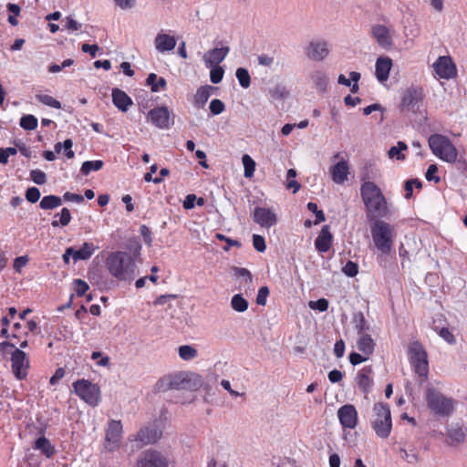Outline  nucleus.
<instances>
[{"mask_svg": "<svg viewBox=\"0 0 467 467\" xmlns=\"http://www.w3.org/2000/svg\"><path fill=\"white\" fill-rule=\"evenodd\" d=\"M357 347L363 355L369 357L374 351L375 343L369 335L363 334L357 341Z\"/></svg>", "mask_w": 467, "mask_h": 467, "instance_id": "30", "label": "nucleus"}, {"mask_svg": "<svg viewBox=\"0 0 467 467\" xmlns=\"http://www.w3.org/2000/svg\"><path fill=\"white\" fill-rule=\"evenodd\" d=\"M40 195V191L36 187H30L26 192V199L31 203L36 202Z\"/></svg>", "mask_w": 467, "mask_h": 467, "instance_id": "53", "label": "nucleus"}, {"mask_svg": "<svg viewBox=\"0 0 467 467\" xmlns=\"http://www.w3.org/2000/svg\"><path fill=\"white\" fill-rule=\"evenodd\" d=\"M370 233L375 247L384 254H389L397 236L395 226L386 221L375 219L371 221Z\"/></svg>", "mask_w": 467, "mask_h": 467, "instance_id": "3", "label": "nucleus"}, {"mask_svg": "<svg viewBox=\"0 0 467 467\" xmlns=\"http://www.w3.org/2000/svg\"><path fill=\"white\" fill-rule=\"evenodd\" d=\"M162 435L161 431L157 427H145L139 431L136 435V441L140 443V446L155 443L161 439Z\"/></svg>", "mask_w": 467, "mask_h": 467, "instance_id": "21", "label": "nucleus"}, {"mask_svg": "<svg viewBox=\"0 0 467 467\" xmlns=\"http://www.w3.org/2000/svg\"><path fill=\"white\" fill-rule=\"evenodd\" d=\"M296 171L295 169H289L286 172V189L292 190L293 193L297 192L301 185L300 183L296 181Z\"/></svg>", "mask_w": 467, "mask_h": 467, "instance_id": "38", "label": "nucleus"}, {"mask_svg": "<svg viewBox=\"0 0 467 467\" xmlns=\"http://www.w3.org/2000/svg\"><path fill=\"white\" fill-rule=\"evenodd\" d=\"M230 48L228 47H215L205 52L202 56V59L206 67H212L213 66H219V64L224 60L228 55Z\"/></svg>", "mask_w": 467, "mask_h": 467, "instance_id": "20", "label": "nucleus"}, {"mask_svg": "<svg viewBox=\"0 0 467 467\" xmlns=\"http://www.w3.org/2000/svg\"><path fill=\"white\" fill-rule=\"evenodd\" d=\"M330 51L329 43L322 38L312 39L304 48L306 57L309 60L316 62L325 60L330 55Z\"/></svg>", "mask_w": 467, "mask_h": 467, "instance_id": "9", "label": "nucleus"}, {"mask_svg": "<svg viewBox=\"0 0 467 467\" xmlns=\"http://www.w3.org/2000/svg\"><path fill=\"white\" fill-rule=\"evenodd\" d=\"M224 104L218 99H214L210 103V110L213 115H219L224 111Z\"/></svg>", "mask_w": 467, "mask_h": 467, "instance_id": "55", "label": "nucleus"}, {"mask_svg": "<svg viewBox=\"0 0 467 467\" xmlns=\"http://www.w3.org/2000/svg\"><path fill=\"white\" fill-rule=\"evenodd\" d=\"M91 358L97 360V365L100 367L109 366V358L108 356H102L101 352L95 351L91 354Z\"/></svg>", "mask_w": 467, "mask_h": 467, "instance_id": "54", "label": "nucleus"}, {"mask_svg": "<svg viewBox=\"0 0 467 467\" xmlns=\"http://www.w3.org/2000/svg\"><path fill=\"white\" fill-rule=\"evenodd\" d=\"M113 104L121 111L125 112L132 105V99L122 90L114 88L112 90Z\"/></svg>", "mask_w": 467, "mask_h": 467, "instance_id": "25", "label": "nucleus"}, {"mask_svg": "<svg viewBox=\"0 0 467 467\" xmlns=\"http://www.w3.org/2000/svg\"><path fill=\"white\" fill-rule=\"evenodd\" d=\"M203 386V379L199 374L185 373L183 390L196 391Z\"/></svg>", "mask_w": 467, "mask_h": 467, "instance_id": "28", "label": "nucleus"}, {"mask_svg": "<svg viewBox=\"0 0 467 467\" xmlns=\"http://www.w3.org/2000/svg\"><path fill=\"white\" fill-rule=\"evenodd\" d=\"M254 221L261 227L270 228L277 223L276 213L269 208L256 207L253 213Z\"/></svg>", "mask_w": 467, "mask_h": 467, "instance_id": "14", "label": "nucleus"}, {"mask_svg": "<svg viewBox=\"0 0 467 467\" xmlns=\"http://www.w3.org/2000/svg\"><path fill=\"white\" fill-rule=\"evenodd\" d=\"M223 69L220 66H213L211 67L210 79L213 84H218L222 81L223 77Z\"/></svg>", "mask_w": 467, "mask_h": 467, "instance_id": "48", "label": "nucleus"}, {"mask_svg": "<svg viewBox=\"0 0 467 467\" xmlns=\"http://www.w3.org/2000/svg\"><path fill=\"white\" fill-rule=\"evenodd\" d=\"M103 167L102 161H87L82 163L81 172L85 175L92 171H99Z\"/></svg>", "mask_w": 467, "mask_h": 467, "instance_id": "44", "label": "nucleus"}, {"mask_svg": "<svg viewBox=\"0 0 467 467\" xmlns=\"http://www.w3.org/2000/svg\"><path fill=\"white\" fill-rule=\"evenodd\" d=\"M392 67V61L389 57H379L376 62V78L379 82H384L389 78Z\"/></svg>", "mask_w": 467, "mask_h": 467, "instance_id": "24", "label": "nucleus"}, {"mask_svg": "<svg viewBox=\"0 0 467 467\" xmlns=\"http://www.w3.org/2000/svg\"><path fill=\"white\" fill-rule=\"evenodd\" d=\"M332 181L337 184H343L348 180L350 173L349 163L346 160H341L329 168Z\"/></svg>", "mask_w": 467, "mask_h": 467, "instance_id": "19", "label": "nucleus"}, {"mask_svg": "<svg viewBox=\"0 0 467 467\" xmlns=\"http://www.w3.org/2000/svg\"><path fill=\"white\" fill-rule=\"evenodd\" d=\"M242 162L244 169V177L252 178L255 171V161L248 154H244L242 157Z\"/></svg>", "mask_w": 467, "mask_h": 467, "instance_id": "40", "label": "nucleus"}, {"mask_svg": "<svg viewBox=\"0 0 467 467\" xmlns=\"http://www.w3.org/2000/svg\"><path fill=\"white\" fill-rule=\"evenodd\" d=\"M176 44L175 36L166 34L163 31L159 32L154 38V47L160 53L172 51Z\"/></svg>", "mask_w": 467, "mask_h": 467, "instance_id": "22", "label": "nucleus"}, {"mask_svg": "<svg viewBox=\"0 0 467 467\" xmlns=\"http://www.w3.org/2000/svg\"><path fill=\"white\" fill-rule=\"evenodd\" d=\"M371 34L381 47L389 48L392 47L393 30L389 27L383 25H376L371 28Z\"/></svg>", "mask_w": 467, "mask_h": 467, "instance_id": "18", "label": "nucleus"}, {"mask_svg": "<svg viewBox=\"0 0 467 467\" xmlns=\"http://www.w3.org/2000/svg\"><path fill=\"white\" fill-rule=\"evenodd\" d=\"M122 437V424L120 420H111L106 429L105 448L108 451H115L119 448Z\"/></svg>", "mask_w": 467, "mask_h": 467, "instance_id": "12", "label": "nucleus"}, {"mask_svg": "<svg viewBox=\"0 0 467 467\" xmlns=\"http://www.w3.org/2000/svg\"><path fill=\"white\" fill-rule=\"evenodd\" d=\"M337 417L343 428L354 429L358 424V411L353 405L347 404L337 410Z\"/></svg>", "mask_w": 467, "mask_h": 467, "instance_id": "15", "label": "nucleus"}, {"mask_svg": "<svg viewBox=\"0 0 467 467\" xmlns=\"http://www.w3.org/2000/svg\"><path fill=\"white\" fill-rule=\"evenodd\" d=\"M253 244L256 251L263 253L266 249L265 238L258 234L253 235Z\"/></svg>", "mask_w": 467, "mask_h": 467, "instance_id": "56", "label": "nucleus"}, {"mask_svg": "<svg viewBox=\"0 0 467 467\" xmlns=\"http://www.w3.org/2000/svg\"><path fill=\"white\" fill-rule=\"evenodd\" d=\"M333 236L328 225H324L315 240V247L319 253L327 252L332 245Z\"/></svg>", "mask_w": 467, "mask_h": 467, "instance_id": "23", "label": "nucleus"}, {"mask_svg": "<svg viewBox=\"0 0 467 467\" xmlns=\"http://www.w3.org/2000/svg\"><path fill=\"white\" fill-rule=\"evenodd\" d=\"M36 99H38V101H40L41 103H43L47 106H49V107H52L55 109H61V103L58 100H57L55 98H53L49 95L39 94V95H36Z\"/></svg>", "mask_w": 467, "mask_h": 467, "instance_id": "47", "label": "nucleus"}, {"mask_svg": "<svg viewBox=\"0 0 467 467\" xmlns=\"http://www.w3.org/2000/svg\"><path fill=\"white\" fill-rule=\"evenodd\" d=\"M426 401L428 408L435 415L448 417L453 412V400L431 387H428L426 389Z\"/></svg>", "mask_w": 467, "mask_h": 467, "instance_id": "4", "label": "nucleus"}, {"mask_svg": "<svg viewBox=\"0 0 467 467\" xmlns=\"http://www.w3.org/2000/svg\"><path fill=\"white\" fill-rule=\"evenodd\" d=\"M20 126L26 130H33L37 127V119L33 115H25L20 119Z\"/></svg>", "mask_w": 467, "mask_h": 467, "instance_id": "46", "label": "nucleus"}, {"mask_svg": "<svg viewBox=\"0 0 467 467\" xmlns=\"http://www.w3.org/2000/svg\"><path fill=\"white\" fill-rule=\"evenodd\" d=\"M16 149L13 147L0 149V163L6 164L8 162L9 156L16 155Z\"/></svg>", "mask_w": 467, "mask_h": 467, "instance_id": "52", "label": "nucleus"}, {"mask_svg": "<svg viewBox=\"0 0 467 467\" xmlns=\"http://www.w3.org/2000/svg\"><path fill=\"white\" fill-rule=\"evenodd\" d=\"M433 69L440 78H451L456 74L455 66L449 57H440L433 64Z\"/></svg>", "mask_w": 467, "mask_h": 467, "instance_id": "17", "label": "nucleus"}, {"mask_svg": "<svg viewBox=\"0 0 467 467\" xmlns=\"http://www.w3.org/2000/svg\"><path fill=\"white\" fill-rule=\"evenodd\" d=\"M429 146L432 153L441 160L449 163H454L457 161L458 151L447 137L433 134L429 138Z\"/></svg>", "mask_w": 467, "mask_h": 467, "instance_id": "5", "label": "nucleus"}, {"mask_svg": "<svg viewBox=\"0 0 467 467\" xmlns=\"http://www.w3.org/2000/svg\"><path fill=\"white\" fill-rule=\"evenodd\" d=\"M307 209L316 215L315 224H318L326 220L325 214L321 210L317 209V205L314 202L307 203Z\"/></svg>", "mask_w": 467, "mask_h": 467, "instance_id": "49", "label": "nucleus"}, {"mask_svg": "<svg viewBox=\"0 0 467 467\" xmlns=\"http://www.w3.org/2000/svg\"><path fill=\"white\" fill-rule=\"evenodd\" d=\"M33 448L40 451L47 458H51L56 452V450L50 443L49 440L44 436L36 440Z\"/></svg>", "mask_w": 467, "mask_h": 467, "instance_id": "29", "label": "nucleus"}, {"mask_svg": "<svg viewBox=\"0 0 467 467\" xmlns=\"http://www.w3.org/2000/svg\"><path fill=\"white\" fill-rule=\"evenodd\" d=\"M355 329L360 335H363L365 331L369 330V325L368 324L365 317L362 313H358L354 317Z\"/></svg>", "mask_w": 467, "mask_h": 467, "instance_id": "42", "label": "nucleus"}, {"mask_svg": "<svg viewBox=\"0 0 467 467\" xmlns=\"http://www.w3.org/2000/svg\"><path fill=\"white\" fill-rule=\"evenodd\" d=\"M109 274L119 281H131L135 276L136 264L125 252H112L106 260Z\"/></svg>", "mask_w": 467, "mask_h": 467, "instance_id": "2", "label": "nucleus"}, {"mask_svg": "<svg viewBox=\"0 0 467 467\" xmlns=\"http://www.w3.org/2000/svg\"><path fill=\"white\" fill-rule=\"evenodd\" d=\"M360 194L367 211V216L371 221L391 214V205L388 202L381 190L374 182H364L360 188Z\"/></svg>", "mask_w": 467, "mask_h": 467, "instance_id": "1", "label": "nucleus"}, {"mask_svg": "<svg viewBox=\"0 0 467 467\" xmlns=\"http://www.w3.org/2000/svg\"><path fill=\"white\" fill-rule=\"evenodd\" d=\"M234 272L236 276L243 277L245 283L252 282V275L246 268L235 267Z\"/></svg>", "mask_w": 467, "mask_h": 467, "instance_id": "63", "label": "nucleus"}, {"mask_svg": "<svg viewBox=\"0 0 467 467\" xmlns=\"http://www.w3.org/2000/svg\"><path fill=\"white\" fill-rule=\"evenodd\" d=\"M211 86L200 87L193 97V104L196 108H202L205 105L211 96Z\"/></svg>", "mask_w": 467, "mask_h": 467, "instance_id": "32", "label": "nucleus"}, {"mask_svg": "<svg viewBox=\"0 0 467 467\" xmlns=\"http://www.w3.org/2000/svg\"><path fill=\"white\" fill-rule=\"evenodd\" d=\"M288 92L286 91L285 87L276 86L274 88L270 89V95L273 99H282L287 96Z\"/></svg>", "mask_w": 467, "mask_h": 467, "instance_id": "57", "label": "nucleus"}, {"mask_svg": "<svg viewBox=\"0 0 467 467\" xmlns=\"http://www.w3.org/2000/svg\"><path fill=\"white\" fill-rule=\"evenodd\" d=\"M420 99V90L415 88L408 89L401 100L402 107L407 109H413Z\"/></svg>", "mask_w": 467, "mask_h": 467, "instance_id": "27", "label": "nucleus"}, {"mask_svg": "<svg viewBox=\"0 0 467 467\" xmlns=\"http://www.w3.org/2000/svg\"><path fill=\"white\" fill-rule=\"evenodd\" d=\"M343 273L348 275V276H350V277H353L355 275H357L358 274V265L355 264L354 262H351V261H348L345 266L343 267Z\"/></svg>", "mask_w": 467, "mask_h": 467, "instance_id": "61", "label": "nucleus"}, {"mask_svg": "<svg viewBox=\"0 0 467 467\" xmlns=\"http://www.w3.org/2000/svg\"><path fill=\"white\" fill-rule=\"evenodd\" d=\"M231 306L234 311L242 313L248 309L249 304L242 295L236 294L231 299Z\"/></svg>", "mask_w": 467, "mask_h": 467, "instance_id": "36", "label": "nucleus"}, {"mask_svg": "<svg viewBox=\"0 0 467 467\" xmlns=\"http://www.w3.org/2000/svg\"><path fill=\"white\" fill-rule=\"evenodd\" d=\"M408 355L415 372L420 377L427 378L429 362L427 352L423 346L418 341L411 342L408 348Z\"/></svg>", "mask_w": 467, "mask_h": 467, "instance_id": "8", "label": "nucleus"}, {"mask_svg": "<svg viewBox=\"0 0 467 467\" xmlns=\"http://www.w3.org/2000/svg\"><path fill=\"white\" fill-rule=\"evenodd\" d=\"M116 6L121 10H130L137 5V0H114Z\"/></svg>", "mask_w": 467, "mask_h": 467, "instance_id": "59", "label": "nucleus"}, {"mask_svg": "<svg viewBox=\"0 0 467 467\" xmlns=\"http://www.w3.org/2000/svg\"><path fill=\"white\" fill-rule=\"evenodd\" d=\"M185 373H177L165 376L157 383L160 391H167L171 389L181 390L184 388Z\"/></svg>", "mask_w": 467, "mask_h": 467, "instance_id": "16", "label": "nucleus"}, {"mask_svg": "<svg viewBox=\"0 0 467 467\" xmlns=\"http://www.w3.org/2000/svg\"><path fill=\"white\" fill-rule=\"evenodd\" d=\"M30 177L35 183L39 184V185H42V184L46 183V182H47L46 173L40 170L31 171Z\"/></svg>", "mask_w": 467, "mask_h": 467, "instance_id": "51", "label": "nucleus"}, {"mask_svg": "<svg viewBox=\"0 0 467 467\" xmlns=\"http://www.w3.org/2000/svg\"><path fill=\"white\" fill-rule=\"evenodd\" d=\"M269 295V288L267 286H262L256 296V304L259 306H265L266 298Z\"/></svg>", "mask_w": 467, "mask_h": 467, "instance_id": "58", "label": "nucleus"}, {"mask_svg": "<svg viewBox=\"0 0 467 467\" xmlns=\"http://www.w3.org/2000/svg\"><path fill=\"white\" fill-rule=\"evenodd\" d=\"M99 247L95 246L92 243L85 242L81 248L78 250H75L74 253V260L79 261V260H88L92 256L94 252L98 250Z\"/></svg>", "mask_w": 467, "mask_h": 467, "instance_id": "31", "label": "nucleus"}, {"mask_svg": "<svg viewBox=\"0 0 467 467\" xmlns=\"http://www.w3.org/2000/svg\"><path fill=\"white\" fill-rule=\"evenodd\" d=\"M235 76L242 88H247L251 84V78L247 69L239 67L236 70Z\"/></svg>", "mask_w": 467, "mask_h": 467, "instance_id": "45", "label": "nucleus"}, {"mask_svg": "<svg viewBox=\"0 0 467 467\" xmlns=\"http://www.w3.org/2000/svg\"><path fill=\"white\" fill-rule=\"evenodd\" d=\"M74 392L87 404L98 406L100 401V389L99 385L88 379H78L72 384Z\"/></svg>", "mask_w": 467, "mask_h": 467, "instance_id": "7", "label": "nucleus"}, {"mask_svg": "<svg viewBox=\"0 0 467 467\" xmlns=\"http://www.w3.org/2000/svg\"><path fill=\"white\" fill-rule=\"evenodd\" d=\"M65 27L70 31L78 30L81 25L71 16H67L65 19Z\"/></svg>", "mask_w": 467, "mask_h": 467, "instance_id": "64", "label": "nucleus"}, {"mask_svg": "<svg viewBox=\"0 0 467 467\" xmlns=\"http://www.w3.org/2000/svg\"><path fill=\"white\" fill-rule=\"evenodd\" d=\"M179 357L185 361L194 359L198 356L197 349L190 345H183L178 348Z\"/></svg>", "mask_w": 467, "mask_h": 467, "instance_id": "35", "label": "nucleus"}, {"mask_svg": "<svg viewBox=\"0 0 467 467\" xmlns=\"http://www.w3.org/2000/svg\"><path fill=\"white\" fill-rule=\"evenodd\" d=\"M373 413L371 421L373 430L379 438H388L392 429L389 408L382 403H377L374 405Z\"/></svg>", "mask_w": 467, "mask_h": 467, "instance_id": "6", "label": "nucleus"}, {"mask_svg": "<svg viewBox=\"0 0 467 467\" xmlns=\"http://www.w3.org/2000/svg\"><path fill=\"white\" fill-rule=\"evenodd\" d=\"M308 306L311 309H317L320 312H324L328 308V301L325 298H320L317 301H309Z\"/></svg>", "mask_w": 467, "mask_h": 467, "instance_id": "50", "label": "nucleus"}, {"mask_svg": "<svg viewBox=\"0 0 467 467\" xmlns=\"http://www.w3.org/2000/svg\"><path fill=\"white\" fill-rule=\"evenodd\" d=\"M309 78L318 91L324 92L329 83L327 74L322 69H316L309 75Z\"/></svg>", "mask_w": 467, "mask_h": 467, "instance_id": "26", "label": "nucleus"}, {"mask_svg": "<svg viewBox=\"0 0 467 467\" xmlns=\"http://www.w3.org/2000/svg\"><path fill=\"white\" fill-rule=\"evenodd\" d=\"M150 123L161 130H168L174 123V114L166 106H160L150 109L147 114Z\"/></svg>", "mask_w": 467, "mask_h": 467, "instance_id": "10", "label": "nucleus"}, {"mask_svg": "<svg viewBox=\"0 0 467 467\" xmlns=\"http://www.w3.org/2000/svg\"><path fill=\"white\" fill-rule=\"evenodd\" d=\"M438 168L435 164L429 166L425 177L428 181H434L435 182H440V177L437 176Z\"/></svg>", "mask_w": 467, "mask_h": 467, "instance_id": "62", "label": "nucleus"}, {"mask_svg": "<svg viewBox=\"0 0 467 467\" xmlns=\"http://www.w3.org/2000/svg\"><path fill=\"white\" fill-rule=\"evenodd\" d=\"M54 217H59V220H53L51 223L53 227H57L59 225L67 226L71 221V213L67 208H63L61 212L59 213L55 214Z\"/></svg>", "mask_w": 467, "mask_h": 467, "instance_id": "37", "label": "nucleus"}, {"mask_svg": "<svg viewBox=\"0 0 467 467\" xmlns=\"http://www.w3.org/2000/svg\"><path fill=\"white\" fill-rule=\"evenodd\" d=\"M137 467H169V461L161 451L147 450L140 455Z\"/></svg>", "mask_w": 467, "mask_h": 467, "instance_id": "11", "label": "nucleus"}, {"mask_svg": "<svg viewBox=\"0 0 467 467\" xmlns=\"http://www.w3.org/2000/svg\"><path fill=\"white\" fill-rule=\"evenodd\" d=\"M6 8L8 10V12L11 14L7 18L9 24L14 26H17L18 20L16 19V16H18L20 15V12H21L20 6L16 4L9 3L6 5Z\"/></svg>", "mask_w": 467, "mask_h": 467, "instance_id": "43", "label": "nucleus"}, {"mask_svg": "<svg viewBox=\"0 0 467 467\" xmlns=\"http://www.w3.org/2000/svg\"><path fill=\"white\" fill-rule=\"evenodd\" d=\"M62 204L60 197L56 195H47L42 198L39 206L44 210H50L59 207Z\"/></svg>", "mask_w": 467, "mask_h": 467, "instance_id": "34", "label": "nucleus"}, {"mask_svg": "<svg viewBox=\"0 0 467 467\" xmlns=\"http://www.w3.org/2000/svg\"><path fill=\"white\" fill-rule=\"evenodd\" d=\"M74 285L75 291L79 296H83L89 288L88 285L81 279L74 280Z\"/></svg>", "mask_w": 467, "mask_h": 467, "instance_id": "60", "label": "nucleus"}, {"mask_svg": "<svg viewBox=\"0 0 467 467\" xmlns=\"http://www.w3.org/2000/svg\"><path fill=\"white\" fill-rule=\"evenodd\" d=\"M12 371L17 379H23L27 375L29 360L24 351L16 348L11 357Z\"/></svg>", "mask_w": 467, "mask_h": 467, "instance_id": "13", "label": "nucleus"}, {"mask_svg": "<svg viewBox=\"0 0 467 467\" xmlns=\"http://www.w3.org/2000/svg\"><path fill=\"white\" fill-rule=\"evenodd\" d=\"M408 149L403 141H399L396 146L391 147L388 151V156L390 159L404 160L405 156L402 154L403 150Z\"/></svg>", "mask_w": 467, "mask_h": 467, "instance_id": "39", "label": "nucleus"}, {"mask_svg": "<svg viewBox=\"0 0 467 467\" xmlns=\"http://www.w3.org/2000/svg\"><path fill=\"white\" fill-rule=\"evenodd\" d=\"M370 371V368H365L361 369L356 377V383L364 392H368L371 386V379L368 376Z\"/></svg>", "mask_w": 467, "mask_h": 467, "instance_id": "33", "label": "nucleus"}, {"mask_svg": "<svg viewBox=\"0 0 467 467\" xmlns=\"http://www.w3.org/2000/svg\"><path fill=\"white\" fill-rule=\"evenodd\" d=\"M448 437L451 444H458L464 441V432L462 428L452 427L448 430Z\"/></svg>", "mask_w": 467, "mask_h": 467, "instance_id": "41", "label": "nucleus"}]
</instances>
